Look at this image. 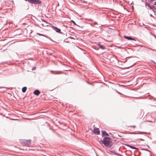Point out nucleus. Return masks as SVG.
Segmentation results:
<instances>
[{"mask_svg": "<svg viewBox=\"0 0 156 156\" xmlns=\"http://www.w3.org/2000/svg\"><path fill=\"white\" fill-rule=\"evenodd\" d=\"M154 0H151V2H153V1Z\"/></svg>", "mask_w": 156, "mask_h": 156, "instance_id": "obj_27", "label": "nucleus"}, {"mask_svg": "<svg viewBox=\"0 0 156 156\" xmlns=\"http://www.w3.org/2000/svg\"><path fill=\"white\" fill-rule=\"evenodd\" d=\"M111 140V139L110 138L105 137L103 138V140H100V141L105 146L111 147L112 145V143Z\"/></svg>", "mask_w": 156, "mask_h": 156, "instance_id": "obj_1", "label": "nucleus"}, {"mask_svg": "<svg viewBox=\"0 0 156 156\" xmlns=\"http://www.w3.org/2000/svg\"><path fill=\"white\" fill-rule=\"evenodd\" d=\"M51 27L52 29L55 30L56 32L60 33L61 34H62V32H61V30L60 29L58 28L57 27L54 26H52Z\"/></svg>", "mask_w": 156, "mask_h": 156, "instance_id": "obj_5", "label": "nucleus"}, {"mask_svg": "<svg viewBox=\"0 0 156 156\" xmlns=\"http://www.w3.org/2000/svg\"><path fill=\"white\" fill-rule=\"evenodd\" d=\"M155 37L156 38V36H155Z\"/></svg>", "mask_w": 156, "mask_h": 156, "instance_id": "obj_33", "label": "nucleus"}, {"mask_svg": "<svg viewBox=\"0 0 156 156\" xmlns=\"http://www.w3.org/2000/svg\"><path fill=\"white\" fill-rule=\"evenodd\" d=\"M124 9H126L127 11V9H126L125 8H124Z\"/></svg>", "mask_w": 156, "mask_h": 156, "instance_id": "obj_29", "label": "nucleus"}, {"mask_svg": "<svg viewBox=\"0 0 156 156\" xmlns=\"http://www.w3.org/2000/svg\"><path fill=\"white\" fill-rule=\"evenodd\" d=\"M132 8H133V6L132 7Z\"/></svg>", "mask_w": 156, "mask_h": 156, "instance_id": "obj_34", "label": "nucleus"}, {"mask_svg": "<svg viewBox=\"0 0 156 156\" xmlns=\"http://www.w3.org/2000/svg\"><path fill=\"white\" fill-rule=\"evenodd\" d=\"M118 150H119V151L120 150V149H119V148Z\"/></svg>", "mask_w": 156, "mask_h": 156, "instance_id": "obj_30", "label": "nucleus"}, {"mask_svg": "<svg viewBox=\"0 0 156 156\" xmlns=\"http://www.w3.org/2000/svg\"><path fill=\"white\" fill-rule=\"evenodd\" d=\"M154 5H156V2H154Z\"/></svg>", "mask_w": 156, "mask_h": 156, "instance_id": "obj_23", "label": "nucleus"}, {"mask_svg": "<svg viewBox=\"0 0 156 156\" xmlns=\"http://www.w3.org/2000/svg\"><path fill=\"white\" fill-rule=\"evenodd\" d=\"M115 155H117L118 156H122V155L121 154H120L119 153H115Z\"/></svg>", "mask_w": 156, "mask_h": 156, "instance_id": "obj_16", "label": "nucleus"}, {"mask_svg": "<svg viewBox=\"0 0 156 156\" xmlns=\"http://www.w3.org/2000/svg\"><path fill=\"white\" fill-rule=\"evenodd\" d=\"M97 44L100 49L102 50H105V46L102 44H101L100 42H98Z\"/></svg>", "mask_w": 156, "mask_h": 156, "instance_id": "obj_7", "label": "nucleus"}, {"mask_svg": "<svg viewBox=\"0 0 156 156\" xmlns=\"http://www.w3.org/2000/svg\"><path fill=\"white\" fill-rule=\"evenodd\" d=\"M40 93V91L38 90H36L34 91V94L36 95H38Z\"/></svg>", "mask_w": 156, "mask_h": 156, "instance_id": "obj_9", "label": "nucleus"}, {"mask_svg": "<svg viewBox=\"0 0 156 156\" xmlns=\"http://www.w3.org/2000/svg\"><path fill=\"white\" fill-rule=\"evenodd\" d=\"M155 120H154V121H150V120L147 121L148 122H155Z\"/></svg>", "mask_w": 156, "mask_h": 156, "instance_id": "obj_20", "label": "nucleus"}, {"mask_svg": "<svg viewBox=\"0 0 156 156\" xmlns=\"http://www.w3.org/2000/svg\"><path fill=\"white\" fill-rule=\"evenodd\" d=\"M126 145L132 149H138V148L136 147H135L133 146H132V145H129V144H126Z\"/></svg>", "mask_w": 156, "mask_h": 156, "instance_id": "obj_11", "label": "nucleus"}, {"mask_svg": "<svg viewBox=\"0 0 156 156\" xmlns=\"http://www.w3.org/2000/svg\"><path fill=\"white\" fill-rule=\"evenodd\" d=\"M86 82H87V83H88V84H91V85H92V84H92V83H90L89 82H88V81H87Z\"/></svg>", "mask_w": 156, "mask_h": 156, "instance_id": "obj_19", "label": "nucleus"}, {"mask_svg": "<svg viewBox=\"0 0 156 156\" xmlns=\"http://www.w3.org/2000/svg\"><path fill=\"white\" fill-rule=\"evenodd\" d=\"M93 133L94 134H100V131L99 128H94Z\"/></svg>", "mask_w": 156, "mask_h": 156, "instance_id": "obj_6", "label": "nucleus"}, {"mask_svg": "<svg viewBox=\"0 0 156 156\" xmlns=\"http://www.w3.org/2000/svg\"><path fill=\"white\" fill-rule=\"evenodd\" d=\"M118 85L119 86H123L122 85H121V84H118Z\"/></svg>", "mask_w": 156, "mask_h": 156, "instance_id": "obj_25", "label": "nucleus"}, {"mask_svg": "<svg viewBox=\"0 0 156 156\" xmlns=\"http://www.w3.org/2000/svg\"><path fill=\"white\" fill-rule=\"evenodd\" d=\"M37 34H38L39 35L41 36H44V37H47V38L48 37H47L45 35H44L43 34H40L39 33H37Z\"/></svg>", "mask_w": 156, "mask_h": 156, "instance_id": "obj_13", "label": "nucleus"}, {"mask_svg": "<svg viewBox=\"0 0 156 156\" xmlns=\"http://www.w3.org/2000/svg\"><path fill=\"white\" fill-rule=\"evenodd\" d=\"M140 140H141V141H144V140L143 139H140Z\"/></svg>", "mask_w": 156, "mask_h": 156, "instance_id": "obj_22", "label": "nucleus"}, {"mask_svg": "<svg viewBox=\"0 0 156 156\" xmlns=\"http://www.w3.org/2000/svg\"><path fill=\"white\" fill-rule=\"evenodd\" d=\"M102 133L103 136H109V134L107 133L106 131L105 130L102 131Z\"/></svg>", "mask_w": 156, "mask_h": 156, "instance_id": "obj_10", "label": "nucleus"}, {"mask_svg": "<svg viewBox=\"0 0 156 156\" xmlns=\"http://www.w3.org/2000/svg\"><path fill=\"white\" fill-rule=\"evenodd\" d=\"M71 22H72L74 24L76 25L77 26H79L77 25L76 24L75 22L73 20H71Z\"/></svg>", "mask_w": 156, "mask_h": 156, "instance_id": "obj_14", "label": "nucleus"}, {"mask_svg": "<svg viewBox=\"0 0 156 156\" xmlns=\"http://www.w3.org/2000/svg\"><path fill=\"white\" fill-rule=\"evenodd\" d=\"M35 69V67H33V68H32V70H34V69Z\"/></svg>", "mask_w": 156, "mask_h": 156, "instance_id": "obj_21", "label": "nucleus"}, {"mask_svg": "<svg viewBox=\"0 0 156 156\" xmlns=\"http://www.w3.org/2000/svg\"><path fill=\"white\" fill-rule=\"evenodd\" d=\"M41 20H42L43 21V22H44L45 23H48V22H47L45 20H44V19H41Z\"/></svg>", "mask_w": 156, "mask_h": 156, "instance_id": "obj_18", "label": "nucleus"}, {"mask_svg": "<svg viewBox=\"0 0 156 156\" xmlns=\"http://www.w3.org/2000/svg\"><path fill=\"white\" fill-rule=\"evenodd\" d=\"M155 67H156V66H155Z\"/></svg>", "mask_w": 156, "mask_h": 156, "instance_id": "obj_35", "label": "nucleus"}, {"mask_svg": "<svg viewBox=\"0 0 156 156\" xmlns=\"http://www.w3.org/2000/svg\"><path fill=\"white\" fill-rule=\"evenodd\" d=\"M70 38H71V39H74V38H73V37H70Z\"/></svg>", "mask_w": 156, "mask_h": 156, "instance_id": "obj_24", "label": "nucleus"}, {"mask_svg": "<svg viewBox=\"0 0 156 156\" xmlns=\"http://www.w3.org/2000/svg\"><path fill=\"white\" fill-rule=\"evenodd\" d=\"M27 87H23V88H22V92L23 93H25L27 90Z\"/></svg>", "mask_w": 156, "mask_h": 156, "instance_id": "obj_12", "label": "nucleus"}, {"mask_svg": "<svg viewBox=\"0 0 156 156\" xmlns=\"http://www.w3.org/2000/svg\"><path fill=\"white\" fill-rule=\"evenodd\" d=\"M25 1H28L30 3L34 4L35 5L40 4L41 2L40 0H26Z\"/></svg>", "mask_w": 156, "mask_h": 156, "instance_id": "obj_3", "label": "nucleus"}, {"mask_svg": "<svg viewBox=\"0 0 156 156\" xmlns=\"http://www.w3.org/2000/svg\"><path fill=\"white\" fill-rule=\"evenodd\" d=\"M145 6H147L149 8L151 9L153 11H154L156 10V8L153 5H151L150 4L146 3L145 5Z\"/></svg>", "mask_w": 156, "mask_h": 156, "instance_id": "obj_4", "label": "nucleus"}, {"mask_svg": "<svg viewBox=\"0 0 156 156\" xmlns=\"http://www.w3.org/2000/svg\"><path fill=\"white\" fill-rule=\"evenodd\" d=\"M110 152L114 154H115V153H116V152H115L114 151H110Z\"/></svg>", "mask_w": 156, "mask_h": 156, "instance_id": "obj_17", "label": "nucleus"}, {"mask_svg": "<svg viewBox=\"0 0 156 156\" xmlns=\"http://www.w3.org/2000/svg\"><path fill=\"white\" fill-rule=\"evenodd\" d=\"M41 25H43V24H42Z\"/></svg>", "mask_w": 156, "mask_h": 156, "instance_id": "obj_32", "label": "nucleus"}, {"mask_svg": "<svg viewBox=\"0 0 156 156\" xmlns=\"http://www.w3.org/2000/svg\"><path fill=\"white\" fill-rule=\"evenodd\" d=\"M151 61L154 64V66H156V63L152 60H151Z\"/></svg>", "mask_w": 156, "mask_h": 156, "instance_id": "obj_15", "label": "nucleus"}, {"mask_svg": "<svg viewBox=\"0 0 156 156\" xmlns=\"http://www.w3.org/2000/svg\"><path fill=\"white\" fill-rule=\"evenodd\" d=\"M124 37L125 38L127 39L128 40H133V41H136V40L134 39L132 37H130L124 35Z\"/></svg>", "mask_w": 156, "mask_h": 156, "instance_id": "obj_8", "label": "nucleus"}, {"mask_svg": "<svg viewBox=\"0 0 156 156\" xmlns=\"http://www.w3.org/2000/svg\"><path fill=\"white\" fill-rule=\"evenodd\" d=\"M144 150H145V149H144ZM146 150L147 151L148 150Z\"/></svg>", "mask_w": 156, "mask_h": 156, "instance_id": "obj_31", "label": "nucleus"}, {"mask_svg": "<svg viewBox=\"0 0 156 156\" xmlns=\"http://www.w3.org/2000/svg\"><path fill=\"white\" fill-rule=\"evenodd\" d=\"M150 16H152V15L151 14H150Z\"/></svg>", "mask_w": 156, "mask_h": 156, "instance_id": "obj_28", "label": "nucleus"}, {"mask_svg": "<svg viewBox=\"0 0 156 156\" xmlns=\"http://www.w3.org/2000/svg\"><path fill=\"white\" fill-rule=\"evenodd\" d=\"M22 144L24 146L27 147H29L30 145L31 142L30 140H23L21 141Z\"/></svg>", "mask_w": 156, "mask_h": 156, "instance_id": "obj_2", "label": "nucleus"}, {"mask_svg": "<svg viewBox=\"0 0 156 156\" xmlns=\"http://www.w3.org/2000/svg\"><path fill=\"white\" fill-rule=\"evenodd\" d=\"M132 127H135V126H132Z\"/></svg>", "mask_w": 156, "mask_h": 156, "instance_id": "obj_26", "label": "nucleus"}]
</instances>
